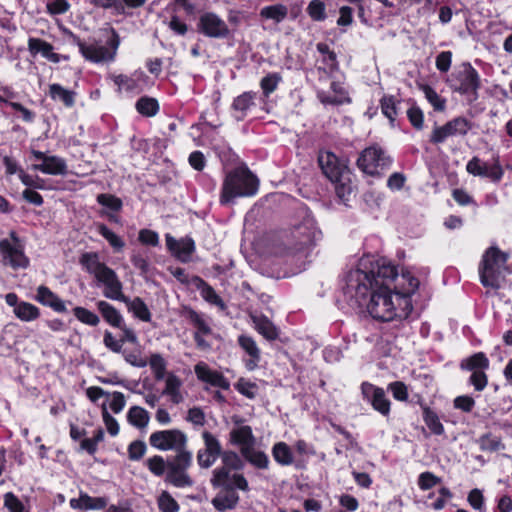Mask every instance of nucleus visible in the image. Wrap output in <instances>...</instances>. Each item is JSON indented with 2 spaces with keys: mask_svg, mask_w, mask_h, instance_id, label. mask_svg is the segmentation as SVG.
Returning a JSON list of instances; mask_svg holds the SVG:
<instances>
[{
  "mask_svg": "<svg viewBox=\"0 0 512 512\" xmlns=\"http://www.w3.org/2000/svg\"><path fill=\"white\" fill-rule=\"evenodd\" d=\"M420 282L411 272L402 270L385 257L365 255L356 269L348 272L343 287L345 299L366 307L370 316L381 322L407 319L412 310V295Z\"/></svg>",
  "mask_w": 512,
  "mask_h": 512,
  "instance_id": "obj_1",
  "label": "nucleus"
},
{
  "mask_svg": "<svg viewBox=\"0 0 512 512\" xmlns=\"http://www.w3.org/2000/svg\"><path fill=\"white\" fill-rule=\"evenodd\" d=\"M191 284L200 292L201 297L209 304L221 310L226 308L224 300L217 294L215 289L198 275L191 277Z\"/></svg>",
  "mask_w": 512,
  "mask_h": 512,
  "instance_id": "obj_31",
  "label": "nucleus"
},
{
  "mask_svg": "<svg viewBox=\"0 0 512 512\" xmlns=\"http://www.w3.org/2000/svg\"><path fill=\"white\" fill-rule=\"evenodd\" d=\"M387 390L392 393L393 398L397 401L406 402L408 400V387L403 381L390 382Z\"/></svg>",
  "mask_w": 512,
  "mask_h": 512,
  "instance_id": "obj_64",
  "label": "nucleus"
},
{
  "mask_svg": "<svg viewBox=\"0 0 512 512\" xmlns=\"http://www.w3.org/2000/svg\"><path fill=\"white\" fill-rule=\"evenodd\" d=\"M407 104H410L406 111L408 121L414 129L422 130L424 127V113L422 109L412 99H408Z\"/></svg>",
  "mask_w": 512,
  "mask_h": 512,
  "instance_id": "obj_49",
  "label": "nucleus"
},
{
  "mask_svg": "<svg viewBox=\"0 0 512 512\" xmlns=\"http://www.w3.org/2000/svg\"><path fill=\"white\" fill-rule=\"evenodd\" d=\"M9 239L0 240V254L5 265H9L14 270L26 269L30 265L29 258L25 255L24 246L16 231L9 232Z\"/></svg>",
  "mask_w": 512,
  "mask_h": 512,
  "instance_id": "obj_10",
  "label": "nucleus"
},
{
  "mask_svg": "<svg viewBox=\"0 0 512 512\" xmlns=\"http://www.w3.org/2000/svg\"><path fill=\"white\" fill-rule=\"evenodd\" d=\"M421 91L428 103L433 107L436 112H445L447 109V99L437 93V91L428 84L420 87Z\"/></svg>",
  "mask_w": 512,
  "mask_h": 512,
  "instance_id": "obj_42",
  "label": "nucleus"
},
{
  "mask_svg": "<svg viewBox=\"0 0 512 512\" xmlns=\"http://www.w3.org/2000/svg\"><path fill=\"white\" fill-rule=\"evenodd\" d=\"M13 313L23 322L35 321L41 315V311L36 305L26 301H21L20 305L13 309Z\"/></svg>",
  "mask_w": 512,
  "mask_h": 512,
  "instance_id": "obj_43",
  "label": "nucleus"
},
{
  "mask_svg": "<svg viewBox=\"0 0 512 512\" xmlns=\"http://www.w3.org/2000/svg\"><path fill=\"white\" fill-rule=\"evenodd\" d=\"M127 421L133 427L142 430L150 421L149 412L141 406H132L127 412Z\"/></svg>",
  "mask_w": 512,
  "mask_h": 512,
  "instance_id": "obj_41",
  "label": "nucleus"
},
{
  "mask_svg": "<svg viewBox=\"0 0 512 512\" xmlns=\"http://www.w3.org/2000/svg\"><path fill=\"white\" fill-rule=\"evenodd\" d=\"M53 50V45L41 38L30 37L28 39V51L32 56L35 57L37 54H41L52 63L68 60V56L55 53Z\"/></svg>",
  "mask_w": 512,
  "mask_h": 512,
  "instance_id": "obj_27",
  "label": "nucleus"
},
{
  "mask_svg": "<svg viewBox=\"0 0 512 512\" xmlns=\"http://www.w3.org/2000/svg\"><path fill=\"white\" fill-rule=\"evenodd\" d=\"M48 95L53 101L61 102L66 108H72L75 105L77 93L58 83H53L49 85Z\"/></svg>",
  "mask_w": 512,
  "mask_h": 512,
  "instance_id": "obj_37",
  "label": "nucleus"
},
{
  "mask_svg": "<svg viewBox=\"0 0 512 512\" xmlns=\"http://www.w3.org/2000/svg\"><path fill=\"white\" fill-rule=\"evenodd\" d=\"M35 300L41 305L47 306L57 313L67 312L65 302L45 285H40L37 288Z\"/></svg>",
  "mask_w": 512,
  "mask_h": 512,
  "instance_id": "obj_32",
  "label": "nucleus"
},
{
  "mask_svg": "<svg viewBox=\"0 0 512 512\" xmlns=\"http://www.w3.org/2000/svg\"><path fill=\"white\" fill-rule=\"evenodd\" d=\"M466 171L474 177L487 178L495 184L499 183L504 176L499 155L493 157L490 165L478 156H473L466 164Z\"/></svg>",
  "mask_w": 512,
  "mask_h": 512,
  "instance_id": "obj_12",
  "label": "nucleus"
},
{
  "mask_svg": "<svg viewBox=\"0 0 512 512\" xmlns=\"http://www.w3.org/2000/svg\"><path fill=\"white\" fill-rule=\"evenodd\" d=\"M361 395L364 401L384 417H388L391 412V401L382 387L364 381L360 385Z\"/></svg>",
  "mask_w": 512,
  "mask_h": 512,
  "instance_id": "obj_17",
  "label": "nucleus"
},
{
  "mask_svg": "<svg viewBox=\"0 0 512 512\" xmlns=\"http://www.w3.org/2000/svg\"><path fill=\"white\" fill-rule=\"evenodd\" d=\"M256 97L257 92L245 91L233 99L230 109L237 121H243L247 117L249 110L256 106Z\"/></svg>",
  "mask_w": 512,
  "mask_h": 512,
  "instance_id": "obj_30",
  "label": "nucleus"
},
{
  "mask_svg": "<svg viewBox=\"0 0 512 512\" xmlns=\"http://www.w3.org/2000/svg\"><path fill=\"white\" fill-rule=\"evenodd\" d=\"M96 200H97L98 204L110 209L113 212H120L123 208L122 200L113 194H109V193L98 194Z\"/></svg>",
  "mask_w": 512,
  "mask_h": 512,
  "instance_id": "obj_59",
  "label": "nucleus"
},
{
  "mask_svg": "<svg viewBox=\"0 0 512 512\" xmlns=\"http://www.w3.org/2000/svg\"><path fill=\"white\" fill-rule=\"evenodd\" d=\"M96 307L104 321L110 326L118 329L129 328L119 310L107 301L99 300Z\"/></svg>",
  "mask_w": 512,
  "mask_h": 512,
  "instance_id": "obj_34",
  "label": "nucleus"
},
{
  "mask_svg": "<svg viewBox=\"0 0 512 512\" xmlns=\"http://www.w3.org/2000/svg\"><path fill=\"white\" fill-rule=\"evenodd\" d=\"M147 364H149L150 369L154 375V378L157 381L164 379L166 374L167 363L161 354H151L149 361H147Z\"/></svg>",
  "mask_w": 512,
  "mask_h": 512,
  "instance_id": "obj_53",
  "label": "nucleus"
},
{
  "mask_svg": "<svg viewBox=\"0 0 512 512\" xmlns=\"http://www.w3.org/2000/svg\"><path fill=\"white\" fill-rule=\"evenodd\" d=\"M193 464L192 452L181 450L172 460H168V469L165 474V482L176 488L192 487L194 480L188 473Z\"/></svg>",
  "mask_w": 512,
  "mask_h": 512,
  "instance_id": "obj_8",
  "label": "nucleus"
},
{
  "mask_svg": "<svg viewBox=\"0 0 512 512\" xmlns=\"http://www.w3.org/2000/svg\"><path fill=\"white\" fill-rule=\"evenodd\" d=\"M182 386L181 379L173 373H169L166 378V386L164 393L171 396L174 403L178 404L182 400L180 388Z\"/></svg>",
  "mask_w": 512,
  "mask_h": 512,
  "instance_id": "obj_51",
  "label": "nucleus"
},
{
  "mask_svg": "<svg viewBox=\"0 0 512 512\" xmlns=\"http://www.w3.org/2000/svg\"><path fill=\"white\" fill-rule=\"evenodd\" d=\"M259 188L258 178L247 166H238L226 173L220 195L219 203L228 206L236 198L254 196Z\"/></svg>",
  "mask_w": 512,
  "mask_h": 512,
  "instance_id": "obj_3",
  "label": "nucleus"
},
{
  "mask_svg": "<svg viewBox=\"0 0 512 512\" xmlns=\"http://www.w3.org/2000/svg\"><path fill=\"white\" fill-rule=\"evenodd\" d=\"M181 316L195 328L193 339L197 348L201 350L210 349L211 344L204 339V336L212 334V328L204 319V315L190 306H183Z\"/></svg>",
  "mask_w": 512,
  "mask_h": 512,
  "instance_id": "obj_16",
  "label": "nucleus"
},
{
  "mask_svg": "<svg viewBox=\"0 0 512 512\" xmlns=\"http://www.w3.org/2000/svg\"><path fill=\"white\" fill-rule=\"evenodd\" d=\"M238 346L248 355L244 359V366L248 371H254L261 360V350L252 336L241 334L237 338Z\"/></svg>",
  "mask_w": 512,
  "mask_h": 512,
  "instance_id": "obj_25",
  "label": "nucleus"
},
{
  "mask_svg": "<svg viewBox=\"0 0 512 512\" xmlns=\"http://www.w3.org/2000/svg\"><path fill=\"white\" fill-rule=\"evenodd\" d=\"M314 221L309 216L290 230L291 242H288L291 253L302 252L314 244Z\"/></svg>",
  "mask_w": 512,
  "mask_h": 512,
  "instance_id": "obj_14",
  "label": "nucleus"
},
{
  "mask_svg": "<svg viewBox=\"0 0 512 512\" xmlns=\"http://www.w3.org/2000/svg\"><path fill=\"white\" fill-rule=\"evenodd\" d=\"M490 361L484 352H476L461 360L459 367L463 371L488 370Z\"/></svg>",
  "mask_w": 512,
  "mask_h": 512,
  "instance_id": "obj_38",
  "label": "nucleus"
},
{
  "mask_svg": "<svg viewBox=\"0 0 512 512\" xmlns=\"http://www.w3.org/2000/svg\"><path fill=\"white\" fill-rule=\"evenodd\" d=\"M96 230L112 247L113 251L118 253L121 252L125 247V241L107 227L104 223H98Z\"/></svg>",
  "mask_w": 512,
  "mask_h": 512,
  "instance_id": "obj_45",
  "label": "nucleus"
},
{
  "mask_svg": "<svg viewBox=\"0 0 512 512\" xmlns=\"http://www.w3.org/2000/svg\"><path fill=\"white\" fill-rule=\"evenodd\" d=\"M222 465L212 471L210 484L219 492L211 500V504L218 512L234 510L239 502L238 490L249 492V482L242 473H237L245 467L246 461L241 453L234 450H223L219 455Z\"/></svg>",
  "mask_w": 512,
  "mask_h": 512,
  "instance_id": "obj_2",
  "label": "nucleus"
},
{
  "mask_svg": "<svg viewBox=\"0 0 512 512\" xmlns=\"http://www.w3.org/2000/svg\"><path fill=\"white\" fill-rule=\"evenodd\" d=\"M330 89L335 95H329L327 92L320 90L317 92V99L323 105L341 106L351 104L352 98L348 89L340 81H332Z\"/></svg>",
  "mask_w": 512,
  "mask_h": 512,
  "instance_id": "obj_23",
  "label": "nucleus"
},
{
  "mask_svg": "<svg viewBox=\"0 0 512 512\" xmlns=\"http://www.w3.org/2000/svg\"><path fill=\"white\" fill-rule=\"evenodd\" d=\"M294 449L298 455L294 457L291 447L284 441L273 444L271 454L274 461L280 466H293L296 470H306L308 457L315 456V447L304 439H298L294 443Z\"/></svg>",
  "mask_w": 512,
  "mask_h": 512,
  "instance_id": "obj_6",
  "label": "nucleus"
},
{
  "mask_svg": "<svg viewBox=\"0 0 512 512\" xmlns=\"http://www.w3.org/2000/svg\"><path fill=\"white\" fill-rule=\"evenodd\" d=\"M125 304L127 305L128 310L139 320L143 322L151 321V312L142 298L135 297L133 300L128 298V302H125Z\"/></svg>",
  "mask_w": 512,
  "mask_h": 512,
  "instance_id": "obj_46",
  "label": "nucleus"
},
{
  "mask_svg": "<svg viewBox=\"0 0 512 512\" xmlns=\"http://www.w3.org/2000/svg\"><path fill=\"white\" fill-rule=\"evenodd\" d=\"M98 282L104 285L103 295L106 298L124 303L128 302V297L123 293V284L113 269Z\"/></svg>",
  "mask_w": 512,
  "mask_h": 512,
  "instance_id": "obj_29",
  "label": "nucleus"
},
{
  "mask_svg": "<svg viewBox=\"0 0 512 512\" xmlns=\"http://www.w3.org/2000/svg\"><path fill=\"white\" fill-rule=\"evenodd\" d=\"M71 43L79 48V52L85 60L92 63H101L105 61H114L115 53L105 46L87 45L78 35L69 32Z\"/></svg>",
  "mask_w": 512,
  "mask_h": 512,
  "instance_id": "obj_19",
  "label": "nucleus"
},
{
  "mask_svg": "<svg viewBox=\"0 0 512 512\" xmlns=\"http://www.w3.org/2000/svg\"><path fill=\"white\" fill-rule=\"evenodd\" d=\"M130 262L139 270L140 275L144 276L149 273L150 264L147 253L144 251H133L130 256Z\"/></svg>",
  "mask_w": 512,
  "mask_h": 512,
  "instance_id": "obj_58",
  "label": "nucleus"
},
{
  "mask_svg": "<svg viewBox=\"0 0 512 512\" xmlns=\"http://www.w3.org/2000/svg\"><path fill=\"white\" fill-rule=\"evenodd\" d=\"M160 512H179L180 505L168 491H162L157 498Z\"/></svg>",
  "mask_w": 512,
  "mask_h": 512,
  "instance_id": "obj_56",
  "label": "nucleus"
},
{
  "mask_svg": "<svg viewBox=\"0 0 512 512\" xmlns=\"http://www.w3.org/2000/svg\"><path fill=\"white\" fill-rule=\"evenodd\" d=\"M262 19L273 20L275 23H281L288 15V8L283 4L265 6L259 13Z\"/></svg>",
  "mask_w": 512,
  "mask_h": 512,
  "instance_id": "obj_48",
  "label": "nucleus"
},
{
  "mask_svg": "<svg viewBox=\"0 0 512 512\" xmlns=\"http://www.w3.org/2000/svg\"><path fill=\"white\" fill-rule=\"evenodd\" d=\"M166 246L169 252L182 263L191 260L192 254L196 250L195 241L190 236L176 240L170 234H166Z\"/></svg>",
  "mask_w": 512,
  "mask_h": 512,
  "instance_id": "obj_22",
  "label": "nucleus"
},
{
  "mask_svg": "<svg viewBox=\"0 0 512 512\" xmlns=\"http://www.w3.org/2000/svg\"><path fill=\"white\" fill-rule=\"evenodd\" d=\"M357 167L370 176L379 175L381 170L387 169L392 164V159L387 156L384 150L378 145L365 148L357 159Z\"/></svg>",
  "mask_w": 512,
  "mask_h": 512,
  "instance_id": "obj_11",
  "label": "nucleus"
},
{
  "mask_svg": "<svg viewBox=\"0 0 512 512\" xmlns=\"http://www.w3.org/2000/svg\"><path fill=\"white\" fill-rule=\"evenodd\" d=\"M147 469L156 477H163L168 469V461L161 455H153L145 461Z\"/></svg>",
  "mask_w": 512,
  "mask_h": 512,
  "instance_id": "obj_52",
  "label": "nucleus"
},
{
  "mask_svg": "<svg viewBox=\"0 0 512 512\" xmlns=\"http://www.w3.org/2000/svg\"><path fill=\"white\" fill-rule=\"evenodd\" d=\"M253 321L256 331L266 340L274 341L278 339L280 330L267 316L256 317Z\"/></svg>",
  "mask_w": 512,
  "mask_h": 512,
  "instance_id": "obj_40",
  "label": "nucleus"
},
{
  "mask_svg": "<svg viewBox=\"0 0 512 512\" xmlns=\"http://www.w3.org/2000/svg\"><path fill=\"white\" fill-rule=\"evenodd\" d=\"M186 443L185 433L178 429L155 431L149 437V444L161 451L174 450L178 453V451L187 450Z\"/></svg>",
  "mask_w": 512,
  "mask_h": 512,
  "instance_id": "obj_13",
  "label": "nucleus"
},
{
  "mask_svg": "<svg viewBox=\"0 0 512 512\" xmlns=\"http://www.w3.org/2000/svg\"><path fill=\"white\" fill-rule=\"evenodd\" d=\"M306 12L309 17L316 22H322L326 20V5L322 0H312L306 8Z\"/></svg>",
  "mask_w": 512,
  "mask_h": 512,
  "instance_id": "obj_57",
  "label": "nucleus"
},
{
  "mask_svg": "<svg viewBox=\"0 0 512 512\" xmlns=\"http://www.w3.org/2000/svg\"><path fill=\"white\" fill-rule=\"evenodd\" d=\"M317 51L323 55L322 63L325 67H318L319 72H323L327 77H331L335 72L339 71V61L337 54L330 49L325 42H319L316 45Z\"/></svg>",
  "mask_w": 512,
  "mask_h": 512,
  "instance_id": "obj_35",
  "label": "nucleus"
},
{
  "mask_svg": "<svg viewBox=\"0 0 512 512\" xmlns=\"http://www.w3.org/2000/svg\"><path fill=\"white\" fill-rule=\"evenodd\" d=\"M4 507L8 512H28L24 503L19 499L17 495L9 491L3 495Z\"/></svg>",
  "mask_w": 512,
  "mask_h": 512,
  "instance_id": "obj_62",
  "label": "nucleus"
},
{
  "mask_svg": "<svg viewBox=\"0 0 512 512\" xmlns=\"http://www.w3.org/2000/svg\"><path fill=\"white\" fill-rule=\"evenodd\" d=\"M32 156L41 160V164H33L31 168L35 171H40L44 174L48 175H66L67 174V164L66 161L59 156H48L44 152L32 149Z\"/></svg>",
  "mask_w": 512,
  "mask_h": 512,
  "instance_id": "obj_20",
  "label": "nucleus"
},
{
  "mask_svg": "<svg viewBox=\"0 0 512 512\" xmlns=\"http://www.w3.org/2000/svg\"><path fill=\"white\" fill-rule=\"evenodd\" d=\"M446 84L452 92L465 96L469 104L478 100L482 86L480 74L470 62L456 66L446 79Z\"/></svg>",
  "mask_w": 512,
  "mask_h": 512,
  "instance_id": "obj_5",
  "label": "nucleus"
},
{
  "mask_svg": "<svg viewBox=\"0 0 512 512\" xmlns=\"http://www.w3.org/2000/svg\"><path fill=\"white\" fill-rule=\"evenodd\" d=\"M509 259V254L497 246H490L485 250L479 263L478 272L481 284L485 288L497 290L500 288V268Z\"/></svg>",
  "mask_w": 512,
  "mask_h": 512,
  "instance_id": "obj_7",
  "label": "nucleus"
},
{
  "mask_svg": "<svg viewBox=\"0 0 512 512\" xmlns=\"http://www.w3.org/2000/svg\"><path fill=\"white\" fill-rule=\"evenodd\" d=\"M136 111L144 117L155 116L160 109L157 99L149 96L140 97L135 104Z\"/></svg>",
  "mask_w": 512,
  "mask_h": 512,
  "instance_id": "obj_47",
  "label": "nucleus"
},
{
  "mask_svg": "<svg viewBox=\"0 0 512 512\" xmlns=\"http://www.w3.org/2000/svg\"><path fill=\"white\" fill-rule=\"evenodd\" d=\"M194 372L197 376V379L201 382L223 390L230 389L229 380L221 372L211 369L204 362H199L196 364L194 367Z\"/></svg>",
  "mask_w": 512,
  "mask_h": 512,
  "instance_id": "obj_24",
  "label": "nucleus"
},
{
  "mask_svg": "<svg viewBox=\"0 0 512 512\" xmlns=\"http://www.w3.org/2000/svg\"><path fill=\"white\" fill-rule=\"evenodd\" d=\"M69 505L72 509L78 510H102L108 505V498L103 497H92L87 493L80 491L78 498H72L69 501Z\"/></svg>",
  "mask_w": 512,
  "mask_h": 512,
  "instance_id": "obj_33",
  "label": "nucleus"
},
{
  "mask_svg": "<svg viewBox=\"0 0 512 512\" xmlns=\"http://www.w3.org/2000/svg\"><path fill=\"white\" fill-rule=\"evenodd\" d=\"M474 123L465 116H456L443 125H435L429 136L432 145L444 144L450 137H466Z\"/></svg>",
  "mask_w": 512,
  "mask_h": 512,
  "instance_id": "obj_9",
  "label": "nucleus"
},
{
  "mask_svg": "<svg viewBox=\"0 0 512 512\" xmlns=\"http://www.w3.org/2000/svg\"><path fill=\"white\" fill-rule=\"evenodd\" d=\"M202 439L204 448L198 450L196 459L200 468L208 469L222 454V446L219 439L209 431L202 432Z\"/></svg>",
  "mask_w": 512,
  "mask_h": 512,
  "instance_id": "obj_18",
  "label": "nucleus"
},
{
  "mask_svg": "<svg viewBox=\"0 0 512 512\" xmlns=\"http://www.w3.org/2000/svg\"><path fill=\"white\" fill-rule=\"evenodd\" d=\"M335 185V193L343 202L349 200V195L352 192L349 174L340 178V181H331Z\"/></svg>",
  "mask_w": 512,
  "mask_h": 512,
  "instance_id": "obj_61",
  "label": "nucleus"
},
{
  "mask_svg": "<svg viewBox=\"0 0 512 512\" xmlns=\"http://www.w3.org/2000/svg\"><path fill=\"white\" fill-rule=\"evenodd\" d=\"M422 418L431 434L435 436H442L445 434V428L441 423L438 414L433 409L425 407Z\"/></svg>",
  "mask_w": 512,
  "mask_h": 512,
  "instance_id": "obj_44",
  "label": "nucleus"
},
{
  "mask_svg": "<svg viewBox=\"0 0 512 512\" xmlns=\"http://www.w3.org/2000/svg\"><path fill=\"white\" fill-rule=\"evenodd\" d=\"M120 330L122 333L119 339H116L109 330H106L103 335V343L105 347L114 353H122L123 345L125 343H138L137 334L132 328H124Z\"/></svg>",
  "mask_w": 512,
  "mask_h": 512,
  "instance_id": "obj_28",
  "label": "nucleus"
},
{
  "mask_svg": "<svg viewBox=\"0 0 512 512\" xmlns=\"http://www.w3.org/2000/svg\"><path fill=\"white\" fill-rule=\"evenodd\" d=\"M477 443L479 448L483 452L495 453L506 449V445L502 440V437L495 435L492 432H486L482 434Z\"/></svg>",
  "mask_w": 512,
  "mask_h": 512,
  "instance_id": "obj_39",
  "label": "nucleus"
},
{
  "mask_svg": "<svg viewBox=\"0 0 512 512\" xmlns=\"http://www.w3.org/2000/svg\"><path fill=\"white\" fill-rule=\"evenodd\" d=\"M147 452V445L142 440H134L127 447L128 458L131 461H140Z\"/></svg>",
  "mask_w": 512,
  "mask_h": 512,
  "instance_id": "obj_63",
  "label": "nucleus"
},
{
  "mask_svg": "<svg viewBox=\"0 0 512 512\" xmlns=\"http://www.w3.org/2000/svg\"><path fill=\"white\" fill-rule=\"evenodd\" d=\"M234 388L248 399H254L257 394L258 386L255 382L247 380L243 377L239 378L234 384Z\"/></svg>",
  "mask_w": 512,
  "mask_h": 512,
  "instance_id": "obj_60",
  "label": "nucleus"
},
{
  "mask_svg": "<svg viewBox=\"0 0 512 512\" xmlns=\"http://www.w3.org/2000/svg\"><path fill=\"white\" fill-rule=\"evenodd\" d=\"M112 80L115 85L120 89H124L126 92H139L140 84L139 78L128 76L125 74L113 75Z\"/></svg>",
  "mask_w": 512,
  "mask_h": 512,
  "instance_id": "obj_54",
  "label": "nucleus"
},
{
  "mask_svg": "<svg viewBox=\"0 0 512 512\" xmlns=\"http://www.w3.org/2000/svg\"><path fill=\"white\" fill-rule=\"evenodd\" d=\"M229 443L232 446H239L241 456L255 469H269V456L263 450L254 449L256 438L251 426L241 425L231 429Z\"/></svg>",
  "mask_w": 512,
  "mask_h": 512,
  "instance_id": "obj_4",
  "label": "nucleus"
},
{
  "mask_svg": "<svg viewBox=\"0 0 512 512\" xmlns=\"http://www.w3.org/2000/svg\"><path fill=\"white\" fill-rule=\"evenodd\" d=\"M318 163L323 174L330 181H340L342 176L349 173L347 167L330 151H321L318 155Z\"/></svg>",
  "mask_w": 512,
  "mask_h": 512,
  "instance_id": "obj_21",
  "label": "nucleus"
},
{
  "mask_svg": "<svg viewBox=\"0 0 512 512\" xmlns=\"http://www.w3.org/2000/svg\"><path fill=\"white\" fill-rule=\"evenodd\" d=\"M79 264L89 274L93 275L97 281L109 273L112 268L100 261L97 252H84L79 257Z\"/></svg>",
  "mask_w": 512,
  "mask_h": 512,
  "instance_id": "obj_26",
  "label": "nucleus"
},
{
  "mask_svg": "<svg viewBox=\"0 0 512 512\" xmlns=\"http://www.w3.org/2000/svg\"><path fill=\"white\" fill-rule=\"evenodd\" d=\"M282 81V76L278 72H271L265 75L260 80V88L264 97H269L273 92H275L278 88V85Z\"/></svg>",
  "mask_w": 512,
  "mask_h": 512,
  "instance_id": "obj_50",
  "label": "nucleus"
},
{
  "mask_svg": "<svg viewBox=\"0 0 512 512\" xmlns=\"http://www.w3.org/2000/svg\"><path fill=\"white\" fill-rule=\"evenodd\" d=\"M72 312L76 319L85 325L95 327L100 323L99 316L87 308L76 306Z\"/></svg>",
  "mask_w": 512,
  "mask_h": 512,
  "instance_id": "obj_55",
  "label": "nucleus"
},
{
  "mask_svg": "<svg viewBox=\"0 0 512 512\" xmlns=\"http://www.w3.org/2000/svg\"><path fill=\"white\" fill-rule=\"evenodd\" d=\"M197 32L215 39H226L231 36L227 23L214 12H204L199 16Z\"/></svg>",
  "mask_w": 512,
  "mask_h": 512,
  "instance_id": "obj_15",
  "label": "nucleus"
},
{
  "mask_svg": "<svg viewBox=\"0 0 512 512\" xmlns=\"http://www.w3.org/2000/svg\"><path fill=\"white\" fill-rule=\"evenodd\" d=\"M402 99L392 94H384L379 100L381 112L389 121L391 127L395 126V121L400 114V105Z\"/></svg>",
  "mask_w": 512,
  "mask_h": 512,
  "instance_id": "obj_36",
  "label": "nucleus"
}]
</instances>
